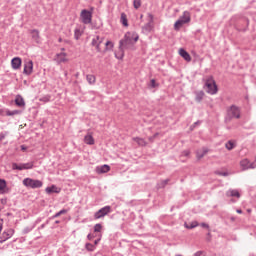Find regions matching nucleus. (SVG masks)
<instances>
[{"label": "nucleus", "mask_w": 256, "mask_h": 256, "mask_svg": "<svg viewBox=\"0 0 256 256\" xmlns=\"http://www.w3.org/2000/svg\"><path fill=\"white\" fill-rule=\"evenodd\" d=\"M136 41H139V36H137L135 34H131L130 32L125 34L124 38L121 39L119 42V50L122 53V57H123V52L125 51V49H131V47H133V45H135Z\"/></svg>", "instance_id": "obj_1"}, {"label": "nucleus", "mask_w": 256, "mask_h": 256, "mask_svg": "<svg viewBox=\"0 0 256 256\" xmlns=\"http://www.w3.org/2000/svg\"><path fill=\"white\" fill-rule=\"evenodd\" d=\"M233 119H241V108L237 105H231L226 109L225 123H231Z\"/></svg>", "instance_id": "obj_2"}, {"label": "nucleus", "mask_w": 256, "mask_h": 256, "mask_svg": "<svg viewBox=\"0 0 256 256\" xmlns=\"http://www.w3.org/2000/svg\"><path fill=\"white\" fill-rule=\"evenodd\" d=\"M205 87L206 93H208L209 95H217V92L219 91V89L217 88V83H215V79H213V76H209L206 79Z\"/></svg>", "instance_id": "obj_3"}, {"label": "nucleus", "mask_w": 256, "mask_h": 256, "mask_svg": "<svg viewBox=\"0 0 256 256\" xmlns=\"http://www.w3.org/2000/svg\"><path fill=\"white\" fill-rule=\"evenodd\" d=\"M22 183L24 187H28V189H41V187H43L41 180H35L33 178H25Z\"/></svg>", "instance_id": "obj_4"}, {"label": "nucleus", "mask_w": 256, "mask_h": 256, "mask_svg": "<svg viewBox=\"0 0 256 256\" xmlns=\"http://www.w3.org/2000/svg\"><path fill=\"white\" fill-rule=\"evenodd\" d=\"M186 23H191V13L189 11H184V20L178 19L174 24V30L179 31L183 25Z\"/></svg>", "instance_id": "obj_5"}, {"label": "nucleus", "mask_w": 256, "mask_h": 256, "mask_svg": "<svg viewBox=\"0 0 256 256\" xmlns=\"http://www.w3.org/2000/svg\"><path fill=\"white\" fill-rule=\"evenodd\" d=\"M80 19L84 25H89L93 21V13L87 9H84L80 13Z\"/></svg>", "instance_id": "obj_6"}, {"label": "nucleus", "mask_w": 256, "mask_h": 256, "mask_svg": "<svg viewBox=\"0 0 256 256\" xmlns=\"http://www.w3.org/2000/svg\"><path fill=\"white\" fill-rule=\"evenodd\" d=\"M112 211L113 209L111 208V206H104L103 208L94 213V219H103V217H106V215H109V213H111Z\"/></svg>", "instance_id": "obj_7"}, {"label": "nucleus", "mask_w": 256, "mask_h": 256, "mask_svg": "<svg viewBox=\"0 0 256 256\" xmlns=\"http://www.w3.org/2000/svg\"><path fill=\"white\" fill-rule=\"evenodd\" d=\"M34 163L33 162H28V163H12V169L13 171H24L27 169H33Z\"/></svg>", "instance_id": "obj_8"}, {"label": "nucleus", "mask_w": 256, "mask_h": 256, "mask_svg": "<svg viewBox=\"0 0 256 256\" xmlns=\"http://www.w3.org/2000/svg\"><path fill=\"white\" fill-rule=\"evenodd\" d=\"M15 235V230L12 228H8L3 231V233L0 235V243H5V241H8V239H11Z\"/></svg>", "instance_id": "obj_9"}, {"label": "nucleus", "mask_w": 256, "mask_h": 256, "mask_svg": "<svg viewBox=\"0 0 256 256\" xmlns=\"http://www.w3.org/2000/svg\"><path fill=\"white\" fill-rule=\"evenodd\" d=\"M104 40L105 38L100 37L99 35L94 36L92 39L91 45L92 47H96V51H98V53L101 51V43H103Z\"/></svg>", "instance_id": "obj_10"}, {"label": "nucleus", "mask_w": 256, "mask_h": 256, "mask_svg": "<svg viewBox=\"0 0 256 256\" xmlns=\"http://www.w3.org/2000/svg\"><path fill=\"white\" fill-rule=\"evenodd\" d=\"M240 166L242 167L243 171H247V169H255L256 168V164L255 162H250L249 159H243L242 161H240Z\"/></svg>", "instance_id": "obj_11"}, {"label": "nucleus", "mask_w": 256, "mask_h": 256, "mask_svg": "<svg viewBox=\"0 0 256 256\" xmlns=\"http://www.w3.org/2000/svg\"><path fill=\"white\" fill-rule=\"evenodd\" d=\"M24 75H31L33 73V61L28 60L24 63V70H23Z\"/></svg>", "instance_id": "obj_12"}, {"label": "nucleus", "mask_w": 256, "mask_h": 256, "mask_svg": "<svg viewBox=\"0 0 256 256\" xmlns=\"http://www.w3.org/2000/svg\"><path fill=\"white\" fill-rule=\"evenodd\" d=\"M9 193V188H7V181L5 179H0V195H5Z\"/></svg>", "instance_id": "obj_13"}, {"label": "nucleus", "mask_w": 256, "mask_h": 256, "mask_svg": "<svg viewBox=\"0 0 256 256\" xmlns=\"http://www.w3.org/2000/svg\"><path fill=\"white\" fill-rule=\"evenodd\" d=\"M30 34L35 43H41V36L39 35V30L33 29L30 31Z\"/></svg>", "instance_id": "obj_14"}, {"label": "nucleus", "mask_w": 256, "mask_h": 256, "mask_svg": "<svg viewBox=\"0 0 256 256\" xmlns=\"http://www.w3.org/2000/svg\"><path fill=\"white\" fill-rule=\"evenodd\" d=\"M21 63H22L21 58L19 57L13 58L11 61L12 69H15V70L21 69Z\"/></svg>", "instance_id": "obj_15"}, {"label": "nucleus", "mask_w": 256, "mask_h": 256, "mask_svg": "<svg viewBox=\"0 0 256 256\" xmlns=\"http://www.w3.org/2000/svg\"><path fill=\"white\" fill-rule=\"evenodd\" d=\"M207 153H209V149L203 147L202 149L196 151V157L197 159H203L204 156L207 155Z\"/></svg>", "instance_id": "obj_16"}, {"label": "nucleus", "mask_w": 256, "mask_h": 256, "mask_svg": "<svg viewBox=\"0 0 256 256\" xmlns=\"http://www.w3.org/2000/svg\"><path fill=\"white\" fill-rule=\"evenodd\" d=\"M226 197H236L239 199L241 197V193H239V190L230 189L226 192Z\"/></svg>", "instance_id": "obj_17"}, {"label": "nucleus", "mask_w": 256, "mask_h": 256, "mask_svg": "<svg viewBox=\"0 0 256 256\" xmlns=\"http://www.w3.org/2000/svg\"><path fill=\"white\" fill-rule=\"evenodd\" d=\"M179 55L182 56V58L185 60V61H191V55L189 54V52H187L185 49L183 48H180L179 49Z\"/></svg>", "instance_id": "obj_18"}, {"label": "nucleus", "mask_w": 256, "mask_h": 256, "mask_svg": "<svg viewBox=\"0 0 256 256\" xmlns=\"http://www.w3.org/2000/svg\"><path fill=\"white\" fill-rule=\"evenodd\" d=\"M56 61L57 63H65L67 62V53L61 52L56 55Z\"/></svg>", "instance_id": "obj_19"}, {"label": "nucleus", "mask_w": 256, "mask_h": 256, "mask_svg": "<svg viewBox=\"0 0 256 256\" xmlns=\"http://www.w3.org/2000/svg\"><path fill=\"white\" fill-rule=\"evenodd\" d=\"M45 191H46V193H47L48 195H51V193H61V188H59V187H57V186H55V185H52V186H50V187H47V188L45 189Z\"/></svg>", "instance_id": "obj_20"}, {"label": "nucleus", "mask_w": 256, "mask_h": 256, "mask_svg": "<svg viewBox=\"0 0 256 256\" xmlns=\"http://www.w3.org/2000/svg\"><path fill=\"white\" fill-rule=\"evenodd\" d=\"M15 105H17V107H25V99H23V96L19 94L16 95Z\"/></svg>", "instance_id": "obj_21"}, {"label": "nucleus", "mask_w": 256, "mask_h": 256, "mask_svg": "<svg viewBox=\"0 0 256 256\" xmlns=\"http://www.w3.org/2000/svg\"><path fill=\"white\" fill-rule=\"evenodd\" d=\"M84 143H86V145H95V139L93 138V135L87 134L84 137Z\"/></svg>", "instance_id": "obj_22"}, {"label": "nucleus", "mask_w": 256, "mask_h": 256, "mask_svg": "<svg viewBox=\"0 0 256 256\" xmlns=\"http://www.w3.org/2000/svg\"><path fill=\"white\" fill-rule=\"evenodd\" d=\"M109 171H111V167L107 164L97 167V173H109Z\"/></svg>", "instance_id": "obj_23"}, {"label": "nucleus", "mask_w": 256, "mask_h": 256, "mask_svg": "<svg viewBox=\"0 0 256 256\" xmlns=\"http://www.w3.org/2000/svg\"><path fill=\"white\" fill-rule=\"evenodd\" d=\"M195 95H196L195 101H196L197 103H201V102L203 101V98L205 97V92H203V91H197V92H195Z\"/></svg>", "instance_id": "obj_24"}, {"label": "nucleus", "mask_w": 256, "mask_h": 256, "mask_svg": "<svg viewBox=\"0 0 256 256\" xmlns=\"http://www.w3.org/2000/svg\"><path fill=\"white\" fill-rule=\"evenodd\" d=\"M143 31H151V29H153V16H151V21L148 22L147 24H145L143 27H142Z\"/></svg>", "instance_id": "obj_25"}, {"label": "nucleus", "mask_w": 256, "mask_h": 256, "mask_svg": "<svg viewBox=\"0 0 256 256\" xmlns=\"http://www.w3.org/2000/svg\"><path fill=\"white\" fill-rule=\"evenodd\" d=\"M133 141H135L140 147H145L147 145V142L143 138H133Z\"/></svg>", "instance_id": "obj_26"}, {"label": "nucleus", "mask_w": 256, "mask_h": 256, "mask_svg": "<svg viewBox=\"0 0 256 256\" xmlns=\"http://www.w3.org/2000/svg\"><path fill=\"white\" fill-rule=\"evenodd\" d=\"M184 227L186 229H195V227H199V222L198 221H193V222H191L189 224L184 223Z\"/></svg>", "instance_id": "obj_27"}, {"label": "nucleus", "mask_w": 256, "mask_h": 256, "mask_svg": "<svg viewBox=\"0 0 256 256\" xmlns=\"http://www.w3.org/2000/svg\"><path fill=\"white\" fill-rule=\"evenodd\" d=\"M170 179L162 180L160 183L157 184L158 189H165L167 185H169Z\"/></svg>", "instance_id": "obj_28"}, {"label": "nucleus", "mask_w": 256, "mask_h": 256, "mask_svg": "<svg viewBox=\"0 0 256 256\" xmlns=\"http://www.w3.org/2000/svg\"><path fill=\"white\" fill-rule=\"evenodd\" d=\"M86 80L88 81L89 85H95V81H96L95 75L88 74L86 76Z\"/></svg>", "instance_id": "obj_29"}, {"label": "nucleus", "mask_w": 256, "mask_h": 256, "mask_svg": "<svg viewBox=\"0 0 256 256\" xmlns=\"http://www.w3.org/2000/svg\"><path fill=\"white\" fill-rule=\"evenodd\" d=\"M225 147L228 151H233V149H235V142H233V140H230L225 144Z\"/></svg>", "instance_id": "obj_30"}, {"label": "nucleus", "mask_w": 256, "mask_h": 256, "mask_svg": "<svg viewBox=\"0 0 256 256\" xmlns=\"http://www.w3.org/2000/svg\"><path fill=\"white\" fill-rule=\"evenodd\" d=\"M82 35H83V33L81 32V29L76 28L74 30V38L76 39V41H79V39L81 38Z\"/></svg>", "instance_id": "obj_31"}, {"label": "nucleus", "mask_w": 256, "mask_h": 256, "mask_svg": "<svg viewBox=\"0 0 256 256\" xmlns=\"http://www.w3.org/2000/svg\"><path fill=\"white\" fill-rule=\"evenodd\" d=\"M121 23L124 27H129V23L127 22V15L125 13L121 14Z\"/></svg>", "instance_id": "obj_32"}, {"label": "nucleus", "mask_w": 256, "mask_h": 256, "mask_svg": "<svg viewBox=\"0 0 256 256\" xmlns=\"http://www.w3.org/2000/svg\"><path fill=\"white\" fill-rule=\"evenodd\" d=\"M67 213V209H62L58 213H56L54 216H52V219H57V217H61V215H65Z\"/></svg>", "instance_id": "obj_33"}, {"label": "nucleus", "mask_w": 256, "mask_h": 256, "mask_svg": "<svg viewBox=\"0 0 256 256\" xmlns=\"http://www.w3.org/2000/svg\"><path fill=\"white\" fill-rule=\"evenodd\" d=\"M101 231H103V225L101 224H95L94 225V233H101Z\"/></svg>", "instance_id": "obj_34"}, {"label": "nucleus", "mask_w": 256, "mask_h": 256, "mask_svg": "<svg viewBox=\"0 0 256 256\" xmlns=\"http://www.w3.org/2000/svg\"><path fill=\"white\" fill-rule=\"evenodd\" d=\"M19 113H21V111H19V110H13V111H7V112H6V115H7L8 117H13V115H19Z\"/></svg>", "instance_id": "obj_35"}, {"label": "nucleus", "mask_w": 256, "mask_h": 256, "mask_svg": "<svg viewBox=\"0 0 256 256\" xmlns=\"http://www.w3.org/2000/svg\"><path fill=\"white\" fill-rule=\"evenodd\" d=\"M85 249L90 251V252H93L95 250V245L91 244V243H86L85 244Z\"/></svg>", "instance_id": "obj_36"}, {"label": "nucleus", "mask_w": 256, "mask_h": 256, "mask_svg": "<svg viewBox=\"0 0 256 256\" xmlns=\"http://www.w3.org/2000/svg\"><path fill=\"white\" fill-rule=\"evenodd\" d=\"M40 101L42 103H49L51 101V96H49V95L43 96L40 98Z\"/></svg>", "instance_id": "obj_37"}, {"label": "nucleus", "mask_w": 256, "mask_h": 256, "mask_svg": "<svg viewBox=\"0 0 256 256\" xmlns=\"http://www.w3.org/2000/svg\"><path fill=\"white\" fill-rule=\"evenodd\" d=\"M133 7L134 9H139L141 7V0H134Z\"/></svg>", "instance_id": "obj_38"}, {"label": "nucleus", "mask_w": 256, "mask_h": 256, "mask_svg": "<svg viewBox=\"0 0 256 256\" xmlns=\"http://www.w3.org/2000/svg\"><path fill=\"white\" fill-rule=\"evenodd\" d=\"M150 87H151L152 89H155V88L159 87V84H157V82L155 81V79H152V80L150 81Z\"/></svg>", "instance_id": "obj_39"}, {"label": "nucleus", "mask_w": 256, "mask_h": 256, "mask_svg": "<svg viewBox=\"0 0 256 256\" xmlns=\"http://www.w3.org/2000/svg\"><path fill=\"white\" fill-rule=\"evenodd\" d=\"M216 175H220L221 177H229V172H216Z\"/></svg>", "instance_id": "obj_40"}, {"label": "nucleus", "mask_w": 256, "mask_h": 256, "mask_svg": "<svg viewBox=\"0 0 256 256\" xmlns=\"http://www.w3.org/2000/svg\"><path fill=\"white\" fill-rule=\"evenodd\" d=\"M87 239H88V241H93V239H95V235H93V234H88V235H87Z\"/></svg>", "instance_id": "obj_41"}, {"label": "nucleus", "mask_w": 256, "mask_h": 256, "mask_svg": "<svg viewBox=\"0 0 256 256\" xmlns=\"http://www.w3.org/2000/svg\"><path fill=\"white\" fill-rule=\"evenodd\" d=\"M105 45H106V47H111V49H113V42L107 41V42L105 43Z\"/></svg>", "instance_id": "obj_42"}, {"label": "nucleus", "mask_w": 256, "mask_h": 256, "mask_svg": "<svg viewBox=\"0 0 256 256\" xmlns=\"http://www.w3.org/2000/svg\"><path fill=\"white\" fill-rule=\"evenodd\" d=\"M5 137H7V134L1 132V133H0V141H3V139H5Z\"/></svg>", "instance_id": "obj_43"}, {"label": "nucleus", "mask_w": 256, "mask_h": 256, "mask_svg": "<svg viewBox=\"0 0 256 256\" xmlns=\"http://www.w3.org/2000/svg\"><path fill=\"white\" fill-rule=\"evenodd\" d=\"M201 227H203L204 229H209V224L203 222L200 224Z\"/></svg>", "instance_id": "obj_44"}, {"label": "nucleus", "mask_w": 256, "mask_h": 256, "mask_svg": "<svg viewBox=\"0 0 256 256\" xmlns=\"http://www.w3.org/2000/svg\"><path fill=\"white\" fill-rule=\"evenodd\" d=\"M99 241H101V235H100V237L97 240L94 241V247L96 245H99Z\"/></svg>", "instance_id": "obj_45"}, {"label": "nucleus", "mask_w": 256, "mask_h": 256, "mask_svg": "<svg viewBox=\"0 0 256 256\" xmlns=\"http://www.w3.org/2000/svg\"><path fill=\"white\" fill-rule=\"evenodd\" d=\"M3 231V219L0 218V233Z\"/></svg>", "instance_id": "obj_46"}, {"label": "nucleus", "mask_w": 256, "mask_h": 256, "mask_svg": "<svg viewBox=\"0 0 256 256\" xmlns=\"http://www.w3.org/2000/svg\"><path fill=\"white\" fill-rule=\"evenodd\" d=\"M21 150H22V151H27V146L21 145Z\"/></svg>", "instance_id": "obj_47"}, {"label": "nucleus", "mask_w": 256, "mask_h": 256, "mask_svg": "<svg viewBox=\"0 0 256 256\" xmlns=\"http://www.w3.org/2000/svg\"><path fill=\"white\" fill-rule=\"evenodd\" d=\"M179 19H182V21H185V12H183V15L182 16H180V18Z\"/></svg>", "instance_id": "obj_48"}, {"label": "nucleus", "mask_w": 256, "mask_h": 256, "mask_svg": "<svg viewBox=\"0 0 256 256\" xmlns=\"http://www.w3.org/2000/svg\"><path fill=\"white\" fill-rule=\"evenodd\" d=\"M1 203H2L3 205H5V203H7V199H2V200H1Z\"/></svg>", "instance_id": "obj_49"}, {"label": "nucleus", "mask_w": 256, "mask_h": 256, "mask_svg": "<svg viewBox=\"0 0 256 256\" xmlns=\"http://www.w3.org/2000/svg\"><path fill=\"white\" fill-rule=\"evenodd\" d=\"M236 212L239 213V214H241V213H243V210L238 209V210H236Z\"/></svg>", "instance_id": "obj_50"}, {"label": "nucleus", "mask_w": 256, "mask_h": 256, "mask_svg": "<svg viewBox=\"0 0 256 256\" xmlns=\"http://www.w3.org/2000/svg\"><path fill=\"white\" fill-rule=\"evenodd\" d=\"M59 43H63V38L58 39Z\"/></svg>", "instance_id": "obj_51"}, {"label": "nucleus", "mask_w": 256, "mask_h": 256, "mask_svg": "<svg viewBox=\"0 0 256 256\" xmlns=\"http://www.w3.org/2000/svg\"><path fill=\"white\" fill-rule=\"evenodd\" d=\"M55 223H56V225H57V224H59V223H60V221H59V220H56V221H55Z\"/></svg>", "instance_id": "obj_52"}, {"label": "nucleus", "mask_w": 256, "mask_h": 256, "mask_svg": "<svg viewBox=\"0 0 256 256\" xmlns=\"http://www.w3.org/2000/svg\"><path fill=\"white\" fill-rule=\"evenodd\" d=\"M61 51H65V48H61Z\"/></svg>", "instance_id": "obj_53"}, {"label": "nucleus", "mask_w": 256, "mask_h": 256, "mask_svg": "<svg viewBox=\"0 0 256 256\" xmlns=\"http://www.w3.org/2000/svg\"><path fill=\"white\" fill-rule=\"evenodd\" d=\"M200 122H196L194 125H198Z\"/></svg>", "instance_id": "obj_54"}]
</instances>
